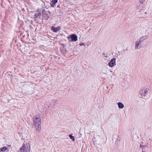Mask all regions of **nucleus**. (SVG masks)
Instances as JSON below:
<instances>
[{"label": "nucleus", "instance_id": "nucleus-1", "mask_svg": "<svg viewBox=\"0 0 152 152\" xmlns=\"http://www.w3.org/2000/svg\"><path fill=\"white\" fill-rule=\"evenodd\" d=\"M33 120L36 131L38 132H40L41 129V122L40 118L39 117H34L33 118Z\"/></svg>", "mask_w": 152, "mask_h": 152}, {"label": "nucleus", "instance_id": "nucleus-2", "mask_svg": "<svg viewBox=\"0 0 152 152\" xmlns=\"http://www.w3.org/2000/svg\"><path fill=\"white\" fill-rule=\"evenodd\" d=\"M102 139L103 138L100 136L98 135L96 136L93 139L94 145L96 146L100 145L101 143V141ZM97 148H99L97 146Z\"/></svg>", "mask_w": 152, "mask_h": 152}, {"label": "nucleus", "instance_id": "nucleus-3", "mask_svg": "<svg viewBox=\"0 0 152 152\" xmlns=\"http://www.w3.org/2000/svg\"><path fill=\"white\" fill-rule=\"evenodd\" d=\"M30 145H26L25 146L24 144L22 147L20 149V152H30Z\"/></svg>", "mask_w": 152, "mask_h": 152}, {"label": "nucleus", "instance_id": "nucleus-4", "mask_svg": "<svg viewBox=\"0 0 152 152\" xmlns=\"http://www.w3.org/2000/svg\"><path fill=\"white\" fill-rule=\"evenodd\" d=\"M41 13L38 11L34 14V20L37 23H39L41 20Z\"/></svg>", "mask_w": 152, "mask_h": 152}, {"label": "nucleus", "instance_id": "nucleus-5", "mask_svg": "<svg viewBox=\"0 0 152 152\" xmlns=\"http://www.w3.org/2000/svg\"><path fill=\"white\" fill-rule=\"evenodd\" d=\"M149 90L148 88L145 87L142 88L140 92V94L142 96H145L147 95Z\"/></svg>", "mask_w": 152, "mask_h": 152}, {"label": "nucleus", "instance_id": "nucleus-6", "mask_svg": "<svg viewBox=\"0 0 152 152\" xmlns=\"http://www.w3.org/2000/svg\"><path fill=\"white\" fill-rule=\"evenodd\" d=\"M116 63V59L113 58L108 63V65L110 67H112L115 65Z\"/></svg>", "mask_w": 152, "mask_h": 152}, {"label": "nucleus", "instance_id": "nucleus-7", "mask_svg": "<svg viewBox=\"0 0 152 152\" xmlns=\"http://www.w3.org/2000/svg\"><path fill=\"white\" fill-rule=\"evenodd\" d=\"M42 17L45 20H47L49 18V16L47 12L45 11V9L43 10Z\"/></svg>", "mask_w": 152, "mask_h": 152}, {"label": "nucleus", "instance_id": "nucleus-8", "mask_svg": "<svg viewBox=\"0 0 152 152\" xmlns=\"http://www.w3.org/2000/svg\"><path fill=\"white\" fill-rule=\"evenodd\" d=\"M72 41L76 42L77 40V37L75 34H72L70 35Z\"/></svg>", "mask_w": 152, "mask_h": 152}, {"label": "nucleus", "instance_id": "nucleus-9", "mask_svg": "<svg viewBox=\"0 0 152 152\" xmlns=\"http://www.w3.org/2000/svg\"><path fill=\"white\" fill-rule=\"evenodd\" d=\"M51 30L54 32H57L59 31V30L61 29V28L60 26H58L56 27H55L53 26L51 27Z\"/></svg>", "mask_w": 152, "mask_h": 152}, {"label": "nucleus", "instance_id": "nucleus-10", "mask_svg": "<svg viewBox=\"0 0 152 152\" xmlns=\"http://www.w3.org/2000/svg\"><path fill=\"white\" fill-rule=\"evenodd\" d=\"M58 2V0H52L50 4V6L52 7H54L55 6L56 4Z\"/></svg>", "mask_w": 152, "mask_h": 152}, {"label": "nucleus", "instance_id": "nucleus-11", "mask_svg": "<svg viewBox=\"0 0 152 152\" xmlns=\"http://www.w3.org/2000/svg\"><path fill=\"white\" fill-rule=\"evenodd\" d=\"M117 104L119 108L122 109L124 107V104L121 102H118V103Z\"/></svg>", "mask_w": 152, "mask_h": 152}, {"label": "nucleus", "instance_id": "nucleus-12", "mask_svg": "<svg viewBox=\"0 0 152 152\" xmlns=\"http://www.w3.org/2000/svg\"><path fill=\"white\" fill-rule=\"evenodd\" d=\"M148 38V36L147 35H145L144 36H143L141 37L140 38H139L140 39V40H141L142 42L144 41V40L147 39Z\"/></svg>", "mask_w": 152, "mask_h": 152}, {"label": "nucleus", "instance_id": "nucleus-13", "mask_svg": "<svg viewBox=\"0 0 152 152\" xmlns=\"http://www.w3.org/2000/svg\"><path fill=\"white\" fill-rule=\"evenodd\" d=\"M140 45V44H139V43L137 42H135V49H139L140 48L139 47V45Z\"/></svg>", "mask_w": 152, "mask_h": 152}, {"label": "nucleus", "instance_id": "nucleus-14", "mask_svg": "<svg viewBox=\"0 0 152 152\" xmlns=\"http://www.w3.org/2000/svg\"><path fill=\"white\" fill-rule=\"evenodd\" d=\"M42 7L43 8V10L45 9V8H46V7L45 6V2L42 1Z\"/></svg>", "mask_w": 152, "mask_h": 152}, {"label": "nucleus", "instance_id": "nucleus-15", "mask_svg": "<svg viewBox=\"0 0 152 152\" xmlns=\"http://www.w3.org/2000/svg\"><path fill=\"white\" fill-rule=\"evenodd\" d=\"M69 137H70V138L73 141H74L75 140V138L74 137L72 136L71 134H69Z\"/></svg>", "mask_w": 152, "mask_h": 152}, {"label": "nucleus", "instance_id": "nucleus-16", "mask_svg": "<svg viewBox=\"0 0 152 152\" xmlns=\"http://www.w3.org/2000/svg\"><path fill=\"white\" fill-rule=\"evenodd\" d=\"M7 149V148L6 147H2L1 149V150L2 152H4Z\"/></svg>", "mask_w": 152, "mask_h": 152}, {"label": "nucleus", "instance_id": "nucleus-17", "mask_svg": "<svg viewBox=\"0 0 152 152\" xmlns=\"http://www.w3.org/2000/svg\"><path fill=\"white\" fill-rule=\"evenodd\" d=\"M116 138V140H117V142H118V141H120V138L119 137V136L118 135H117L116 136V137H115Z\"/></svg>", "mask_w": 152, "mask_h": 152}, {"label": "nucleus", "instance_id": "nucleus-18", "mask_svg": "<svg viewBox=\"0 0 152 152\" xmlns=\"http://www.w3.org/2000/svg\"><path fill=\"white\" fill-rule=\"evenodd\" d=\"M145 146H146L145 145H140V148H141L142 150L143 151V148H145Z\"/></svg>", "mask_w": 152, "mask_h": 152}, {"label": "nucleus", "instance_id": "nucleus-19", "mask_svg": "<svg viewBox=\"0 0 152 152\" xmlns=\"http://www.w3.org/2000/svg\"><path fill=\"white\" fill-rule=\"evenodd\" d=\"M146 0H139V2L141 4H142L144 3Z\"/></svg>", "mask_w": 152, "mask_h": 152}, {"label": "nucleus", "instance_id": "nucleus-20", "mask_svg": "<svg viewBox=\"0 0 152 152\" xmlns=\"http://www.w3.org/2000/svg\"><path fill=\"white\" fill-rule=\"evenodd\" d=\"M136 42L139 44H140L141 43L142 41L141 40H140V39H139L137 40V41Z\"/></svg>", "mask_w": 152, "mask_h": 152}, {"label": "nucleus", "instance_id": "nucleus-21", "mask_svg": "<svg viewBox=\"0 0 152 152\" xmlns=\"http://www.w3.org/2000/svg\"><path fill=\"white\" fill-rule=\"evenodd\" d=\"M85 44L83 43H81L79 45L80 46H82L84 45Z\"/></svg>", "mask_w": 152, "mask_h": 152}, {"label": "nucleus", "instance_id": "nucleus-22", "mask_svg": "<svg viewBox=\"0 0 152 152\" xmlns=\"http://www.w3.org/2000/svg\"><path fill=\"white\" fill-rule=\"evenodd\" d=\"M26 86V87H27V86H28L29 87V86L27 85H24L23 86L24 87H25Z\"/></svg>", "mask_w": 152, "mask_h": 152}, {"label": "nucleus", "instance_id": "nucleus-23", "mask_svg": "<svg viewBox=\"0 0 152 152\" xmlns=\"http://www.w3.org/2000/svg\"><path fill=\"white\" fill-rule=\"evenodd\" d=\"M48 12L50 14V11H49Z\"/></svg>", "mask_w": 152, "mask_h": 152}, {"label": "nucleus", "instance_id": "nucleus-24", "mask_svg": "<svg viewBox=\"0 0 152 152\" xmlns=\"http://www.w3.org/2000/svg\"><path fill=\"white\" fill-rule=\"evenodd\" d=\"M145 14H147V12H145Z\"/></svg>", "mask_w": 152, "mask_h": 152}, {"label": "nucleus", "instance_id": "nucleus-25", "mask_svg": "<svg viewBox=\"0 0 152 152\" xmlns=\"http://www.w3.org/2000/svg\"><path fill=\"white\" fill-rule=\"evenodd\" d=\"M106 57H107V56H105Z\"/></svg>", "mask_w": 152, "mask_h": 152}, {"label": "nucleus", "instance_id": "nucleus-26", "mask_svg": "<svg viewBox=\"0 0 152 152\" xmlns=\"http://www.w3.org/2000/svg\"><path fill=\"white\" fill-rule=\"evenodd\" d=\"M142 152H144V151H142Z\"/></svg>", "mask_w": 152, "mask_h": 152}]
</instances>
